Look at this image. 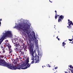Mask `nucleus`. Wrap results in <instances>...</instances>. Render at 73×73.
<instances>
[{"label": "nucleus", "mask_w": 73, "mask_h": 73, "mask_svg": "<svg viewBox=\"0 0 73 73\" xmlns=\"http://www.w3.org/2000/svg\"><path fill=\"white\" fill-rule=\"evenodd\" d=\"M15 28H18L21 31H24V32H26L28 35V37L30 39V40H29V42H31V40L32 41H35L36 46L38 48V40L36 38V35L35 32H33L31 33L29 31L31 28L30 25L25 23H20L19 24H16Z\"/></svg>", "instance_id": "1"}, {"label": "nucleus", "mask_w": 73, "mask_h": 73, "mask_svg": "<svg viewBox=\"0 0 73 73\" xmlns=\"http://www.w3.org/2000/svg\"><path fill=\"white\" fill-rule=\"evenodd\" d=\"M18 59V58H17V60H14L13 63L15 64V66L13 65L12 66V65L8 64L4 60H0V65L7 66L9 69L14 70H16V69H27V68H29V67L31 66V64H29V57H28L27 59L25 64H23L21 63L17 64L16 61L17 62L19 61Z\"/></svg>", "instance_id": "2"}, {"label": "nucleus", "mask_w": 73, "mask_h": 73, "mask_svg": "<svg viewBox=\"0 0 73 73\" xmlns=\"http://www.w3.org/2000/svg\"><path fill=\"white\" fill-rule=\"evenodd\" d=\"M5 45L6 46H8L9 51L10 52V53H11L12 52V50L11 49V46L9 45V43L8 42V40H6L5 41Z\"/></svg>", "instance_id": "3"}, {"label": "nucleus", "mask_w": 73, "mask_h": 73, "mask_svg": "<svg viewBox=\"0 0 73 73\" xmlns=\"http://www.w3.org/2000/svg\"><path fill=\"white\" fill-rule=\"evenodd\" d=\"M30 54L31 55V60H35V57H34V53H33V48H30Z\"/></svg>", "instance_id": "4"}, {"label": "nucleus", "mask_w": 73, "mask_h": 73, "mask_svg": "<svg viewBox=\"0 0 73 73\" xmlns=\"http://www.w3.org/2000/svg\"><path fill=\"white\" fill-rule=\"evenodd\" d=\"M12 42L13 43H14V44H15V46H19V43H17V42H18V40L17 39L16 40H14V39H13L12 40Z\"/></svg>", "instance_id": "5"}, {"label": "nucleus", "mask_w": 73, "mask_h": 73, "mask_svg": "<svg viewBox=\"0 0 73 73\" xmlns=\"http://www.w3.org/2000/svg\"><path fill=\"white\" fill-rule=\"evenodd\" d=\"M40 57L39 56L36 54H35V63H38L39 62Z\"/></svg>", "instance_id": "6"}, {"label": "nucleus", "mask_w": 73, "mask_h": 73, "mask_svg": "<svg viewBox=\"0 0 73 73\" xmlns=\"http://www.w3.org/2000/svg\"><path fill=\"white\" fill-rule=\"evenodd\" d=\"M68 25L69 26H67V28H70V25H73V23L72 21H69V20L68 19Z\"/></svg>", "instance_id": "7"}, {"label": "nucleus", "mask_w": 73, "mask_h": 73, "mask_svg": "<svg viewBox=\"0 0 73 73\" xmlns=\"http://www.w3.org/2000/svg\"><path fill=\"white\" fill-rule=\"evenodd\" d=\"M63 19H64V16L62 15L60 16L58 19V23H60V21L61 22V21H62V20H63Z\"/></svg>", "instance_id": "8"}, {"label": "nucleus", "mask_w": 73, "mask_h": 73, "mask_svg": "<svg viewBox=\"0 0 73 73\" xmlns=\"http://www.w3.org/2000/svg\"><path fill=\"white\" fill-rule=\"evenodd\" d=\"M69 68H70V69H73V66H72V65H69L68 66Z\"/></svg>", "instance_id": "9"}, {"label": "nucleus", "mask_w": 73, "mask_h": 73, "mask_svg": "<svg viewBox=\"0 0 73 73\" xmlns=\"http://www.w3.org/2000/svg\"><path fill=\"white\" fill-rule=\"evenodd\" d=\"M1 48L3 50V53H5V50H4V48L3 47V46H1Z\"/></svg>", "instance_id": "10"}, {"label": "nucleus", "mask_w": 73, "mask_h": 73, "mask_svg": "<svg viewBox=\"0 0 73 73\" xmlns=\"http://www.w3.org/2000/svg\"><path fill=\"white\" fill-rule=\"evenodd\" d=\"M65 45H66V43H64V42L62 43V46H64Z\"/></svg>", "instance_id": "11"}, {"label": "nucleus", "mask_w": 73, "mask_h": 73, "mask_svg": "<svg viewBox=\"0 0 73 73\" xmlns=\"http://www.w3.org/2000/svg\"><path fill=\"white\" fill-rule=\"evenodd\" d=\"M40 56H42V53L41 52V53H38V56H40Z\"/></svg>", "instance_id": "12"}, {"label": "nucleus", "mask_w": 73, "mask_h": 73, "mask_svg": "<svg viewBox=\"0 0 73 73\" xmlns=\"http://www.w3.org/2000/svg\"><path fill=\"white\" fill-rule=\"evenodd\" d=\"M32 61L31 63V64H33L34 63V61H35V60H32Z\"/></svg>", "instance_id": "13"}, {"label": "nucleus", "mask_w": 73, "mask_h": 73, "mask_svg": "<svg viewBox=\"0 0 73 73\" xmlns=\"http://www.w3.org/2000/svg\"><path fill=\"white\" fill-rule=\"evenodd\" d=\"M68 69H69V70H71V73H73V69L71 70V69H70V68H68Z\"/></svg>", "instance_id": "14"}, {"label": "nucleus", "mask_w": 73, "mask_h": 73, "mask_svg": "<svg viewBox=\"0 0 73 73\" xmlns=\"http://www.w3.org/2000/svg\"><path fill=\"white\" fill-rule=\"evenodd\" d=\"M55 19H57V14H55Z\"/></svg>", "instance_id": "15"}, {"label": "nucleus", "mask_w": 73, "mask_h": 73, "mask_svg": "<svg viewBox=\"0 0 73 73\" xmlns=\"http://www.w3.org/2000/svg\"><path fill=\"white\" fill-rule=\"evenodd\" d=\"M47 66L48 67H49V68H50V65H49V64H48L47 65Z\"/></svg>", "instance_id": "16"}, {"label": "nucleus", "mask_w": 73, "mask_h": 73, "mask_svg": "<svg viewBox=\"0 0 73 73\" xmlns=\"http://www.w3.org/2000/svg\"><path fill=\"white\" fill-rule=\"evenodd\" d=\"M69 41H73V39H69Z\"/></svg>", "instance_id": "17"}, {"label": "nucleus", "mask_w": 73, "mask_h": 73, "mask_svg": "<svg viewBox=\"0 0 73 73\" xmlns=\"http://www.w3.org/2000/svg\"><path fill=\"white\" fill-rule=\"evenodd\" d=\"M58 68V67L57 66L55 68V69H57Z\"/></svg>", "instance_id": "18"}, {"label": "nucleus", "mask_w": 73, "mask_h": 73, "mask_svg": "<svg viewBox=\"0 0 73 73\" xmlns=\"http://www.w3.org/2000/svg\"><path fill=\"white\" fill-rule=\"evenodd\" d=\"M24 35H25V37H26L27 36V34H25Z\"/></svg>", "instance_id": "19"}, {"label": "nucleus", "mask_w": 73, "mask_h": 73, "mask_svg": "<svg viewBox=\"0 0 73 73\" xmlns=\"http://www.w3.org/2000/svg\"><path fill=\"white\" fill-rule=\"evenodd\" d=\"M55 12L56 14V15H57V11H55Z\"/></svg>", "instance_id": "20"}, {"label": "nucleus", "mask_w": 73, "mask_h": 73, "mask_svg": "<svg viewBox=\"0 0 73 73\" xmlns=\"http://www.w3.org/2000/svg\"><path fill=\"white\" fill-rule=\"evenodd\" d=\"M49 1H50V3H52V1H50V0H49Z\"/></svg>", "instance_id": "21"}, {"label": "nucleus", "mask_w": 73, "mask_h": 73, "mask_svg": "<svg viewBox=\"0 0 73 73\" xmlns=\"http://www.w3.org/2000/svg\"><path fill=\"white\" fill-rule=\"evenodd\" d=\"M23 59H24V60H25V59H26V58L25 57V58H24Z\"/></svg>", "instance_id": "22"}, {"label": "nucleus", "mask_w": 73, "mask_h": 73, "mask_svg": "<svg viewBox=\"0 0 73 73\" xmlns=\"http://www.w3.org/2000/svg\"><path fill=\"white\" fill-rule=\"evenodd\" d=\"M57 39L58 40H59V41L60 40V39L59 38H58Z\"/></svg>", "instance_id": "23"}, {"label": "nucleus", "mask_w": 73, "mask_h": 73, "mask_svg": "<svg viewBox=\"0 0 73 73\" xmlns=\"http://www.w3.org/2000/svg\"><path fill=\"white\" fill-rule=\"evenodd\" d=\"M32 47H33V48H34V46L33 45V46H32Z\"/></svg>", "instance_id": "24"}, {"label": "nucleus", "mask_w": 73, "mask_h": 73, "mask_svg": "<svg viewBox=\"0 0 73 73\" xmlns=\"http://www.w3.org/2000/svg\"><path fill=\"white\" fill-rule=\"evenodd\" d=\"M1 25V22H0V26Z\"/></svg>", "instance_id": "25"}, {"label": "nucleus", "mask_w": 73, "mask_h": 73, "mask_svg": "<svg viewBox=\"0 0 73 73\" xmlns=\"http://www.w3.org/2000/svg\"><path fill=\"white\" fill-rule=\"evenodd\" d=\"M34 52H36V50H35V51Z\"/></svg>", "instance_id": "26"}, {"label": "nucleus", "mask_w": 73, "mask_h": 73, "mask_svg": "<svg viewBox=\"0 0 73 73\" xmlns=\"http://www.w3.org/2000/svg\"><path fill=\"white\" fill-rule=\"evenodd\" d=\"M19 59H21V58H20Z\"/></svg>", "instance_id": "27"}, {"label": "nucleus", "mask_w": 73, "mask_h": 73, "mask_svg": "<svg viewBox=\"0 0 73 73\" xmlns=\"http://www.w3.org/2000/svg\"><path fill=\"white\" fill-rule=\"evenodd\" d=\"M56 38H58V36H57V37H56Z\"/></svg>", "instance_id": "28"}, {"label": "nucleus", "mask_w": 73, "mask_h": 73, "mask_svg": "<svg viewBox=\"0 0 73 73\" xmlns=\"http://www.w3.org/2000/svg\"><path fill=\"white\" fill-rule=\"evenodd\" d=\"M42 68H43V66H42Z\"/></svg>", "instance_id": "29"}, {"label": "nucleus", "mask_w": 73, "mask_h": 73, "mask_svg": "<svg viewBox=\"0 0 73 73\" xmlns=\"http://www.w3.org/2000/svg\"><path fill=\"white\" fill-rule=\"evenodd\" d=\"M0 20H1V19Z\"/></svg>", "instance_id": "30"}, {"label": "nucleus", "mask_w": 73, "mask_h": 73, "mask_svg": "<svg viewBox=\"0 0 73 73\" xmlns=\"http://www.w3.org/2000/svg\"><path fill=\"white\" fill-rule=\"evenodd\" d=\"M72 38H73V36H72Z\"/></svg>", "instance_id": "31"}, {"label": "nucleus", "mask_w": 73, "mask_h": 73, "mask_svg": "<svg viewBox=\"0 0 73 73\" xmlns=\"http://www.w3.org/2000/svg\"><path fill=\"white\" fill-rule=\"evenodd\" d=\"M58 16H57V17H58Z\"/></svg>", "instance_id": "32"}, {"label": "nucleus", "mask_w": 73, "mask_h": 73, "mask_svg": "<svg viewBox=\"0 0 73 73\" xmlns=\"http://www.w3.org/2000/svg\"><path fill=\"white\" fill-rule=\"evenodd\" d=\"M54 73H55L54 72Z\"/></svg>", "instance_id": "33"}]
</instances>
